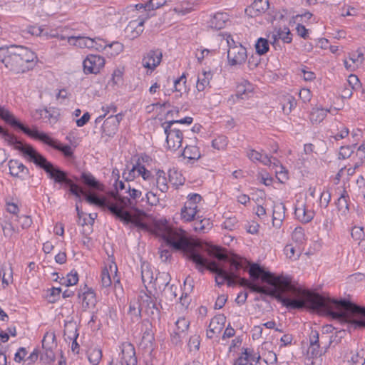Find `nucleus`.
<instances>
[{
	"instance_id": "nucleus-24",
	"label": "nucleus",
	"mask_w": 365,
	"mask_h": 365,
	"mask_svg": "<svg viewBox=\"0 0 365 365\" xmlns=\"http://www.w3.org/2000/svg\"><path fill=\"white\" fill-rule=\"evenodd\" d=\"M18 50L21 61H23V65L25 66L30 67L29 64L34 62V61L37 58V56L35 54V53H34L26 47L18 46Z\"/></svg>"
},
{
	"instance_id": "nucleus-19",
	"label": "nucleus",
	"mask_w": 365,
	"mask_h": 365,
	"mask_svg": "<svg viewBox=\"0 0 365 365\" xmlns=\"http://www.w3.org/2000/svg\"><path fill=\"white\" fill-rule=\"evenodd\" d=\"M285 206L282 202L274 203L273 206L272 223L279 227L285 216Z\"/></svg>"
},
{
	"instance_id": "nucleus-58",
	"label": "nucleus",
	"mask_w": 365,
	"mask_h": 365,
	"mask_svg": "<svg viewBox=\"0 0 365 365\" xmlns=\"http://www.w3.org/2000/svg\"><path fill=\"white\" fill-rule=\"evenodd\" d=\"M93 46L92 48H95L96 50L101 51L102 50H106V51L108 49V45L106 43L101 39V38H93Z\"/></svg>"
},
{
	"instance_id": "nucleus-59",
	"label": "nucleus",
	"mask_w": 365,
	"mask_h": 365,
	"mask_svg": "<svg viewBox=\"0 0 365 365\" xmlns=\"http://www.w3.org/2000/svg\"><path fill=\"white\" fill-rule=\"evenodd\" d=\"M128 192L130 196V200H133V202L135 203V205L136 200L141 197V195H142L141 191H140L137 189H135V188H131L130 185H129ZM128 198L129 199V197H128Z\"/></svg>"
},
{
	"instance_id": "nucleus-61",
	"label": "nucleus",
	"mask_w": 365,
	"mask_h": 365,
	"mask_svg": "<svg viewBox=\"0 0 365 365\" xmlns=\"http://www.w3.org/2000/svg\"><path fill=\"white\" fill-rule=\"evenodd\" d=\"M123 177L126 181L133 180L135 178L138 177L136 164L133 166L131 170L124 172Z\"/></svg>"
},
{
	"instance_id": "nucleus-5",
	"label": "nucleus",
	"mask_w": 365,
	"mask_h": 365,
	"mask_svg": "<svg viewBox=\"0 0 365 365\" xmlns=\"http://www.w3.org/2000/svg\"><path fill=\"white\" fill-rule=\"evenodd\" d=\"M0 61L11 71L16 73H24L31 67L23 65L19 53L18 46L9 48H0Z\"/></svg>"
},
{
	"instance_id": "nucleus-51",
	"label": "nucleus",
	"mask_w": 365,
	"mask_h": 365,
	"mask_svg": "<svg viewBox=\"0 0 365 365\" xmlns=\"http://www.w3.org/2000/svg\"><path fill=\"white\" fill-rule=\"evenodd\" d=\"M186 78L185 75L182 74L179 78L175 81L174 88L177 92H185L186 91Z\"/></svg>"
},
{
	"instance_id": "nucleus-9",
	"label": "nucleus",
	"mask_w": 365,
	"mask_h": 365,
	"mask_svg": "<svg viewBox=\"0 0 365 365\" xmlns=\"http://www.w3.org/2000/svg\"><path fill=\"white\" fill-rule=\"evenodd\" d=\"M165 133L166 134V142L170 149L178 150L181 145L183 139L182 132L178 128L164 123L163 124Z\"/></svg>"
},
{
	"instance_id": "nucleus-16",
	"label": "nucleus",
	"mask_w": 365,
	"mask_h": 365,
	"mask_svg": "<svg viewBox=\"0 0 365 365\" xmlns=\"http://www.w3.org/2000/svg\"><path fill=\"white\" fill-rule=\"evenodd\" d=\"M268 0H255L251 6L245 9V13L250 16H257L264 13L269 9Z\"/></svg>"
},
{
	"instance_id": "nucleus-21",
	"label": "nucleus",
	"mask_w": 365,
	"mask_h": 365,
	"mask_svg": "<svg viewBox=\"0 0 365 365\" xmlns=\"http://www.w3.org/2000/svg\"><path fill=\"white\" fill-rule=\"evenodd\" d=\"M144 19H142L139 21H130L125 29V32L130 38H135L140 36L143 31Z\"/></svg>"
},
{
	"instance_id": "nucleus-36",
	"label": "nucleus",
	"mask_w": 365,
	"mask_h": 365,
	"mask_svg": "<svg viewBox=\"0 0 365 365\" xmlns=\"http://www.w3.org/2000/svg\"><path fill=\"white\" fill-rule=\"evenodd\" d=\"M64 336L68 339H76L78 336L77 333V327L73 322L66 323L64 328Z\"/></svg>"
},
{
	"instance_id": "nucleus-15",
	"label": "nucleus",
	"mask_w": 365,
	"mask_h": 365,
	"mask_svg": "<svg viewBox=\"0 0 365 365\" xmlns=\"http://www.w3.org/2000/svg\"><path fill=\"white\" fill-rule=\"evenodd\" d=\"M226 318L223 314H218L214 317L208 326L207 330V336L212 339L214 335L220 334L225 327Z\"/></svg>"
},
{
	"instance_id": "nucleus-14",
	"label": "nucleus",
	"mask_w": 365,
	"mask_h": 365,
	"mask_svg": "<svg viewBox=\"0 0 365 365\" xmlns=\"http://www.w3.org/2000/svg\"><path fill=\"white\" fill-rule=\"evenodd\" d=\"M162 52L159 50H151L143 57V66L148 69L154 70L161 62Z\"/></svg>"
},
{
	"instance_id": "nucleus-42",
	"label": "nucleus",
	"mask_w": 365,
	"mask_h": 365,
	"mask_svg": "<svg viewBox=\"0 0 365 365\" xmlns=\"http://www.w3.org/2000/svg\"><path fill=\"white\" fill-rule=\"evenodd\" d=\"M192 11L191 3L189 1H182L178 6L173 9V11L178 14L186 15Z\"/></svg>"
},
{
	"instance_id": "nucleus-7",
	"label": "nucleus",
	"mask_w": 365,
	"mask_h": 365,
	"mask_svg": "<svg viewBox=\"0 0 365 365\" xmlns=\"http://www.w3.org/2000/svg\"><path fill=\"white\" fill-rule=\"evenodd\" d=\"M56 346L54 332H46L42 339V348L44 352L41 355L40 359L46 364L53 362L56 359L53 349Z\"/></svg>"
},
{
	"instance_id": "nucleus-38",
	"label": "nucleus",
	"mask_w": 365,
	"mask_h": 365,
	"mask_svg": "<svg viewBox=\"0 0 365 365\" xmlns=\"http://www.w3.org/2000/svg\"><path fill=\"white\" fill-rule=\"evenodd\" d=\"M81 179L83 182L90 188L94 190H100V184L93 175L83 173L81 175Z\"/></svg>"
},
{
	"instance_id": "nucleus-18",
	"label": "nucleus",
	"mask_w": 365,
	"mask_h": 365,
	"mask_svg": "<svg viewBox=\"0 0 365 365\" xmlns=\"http://www.w3.org/2000/svg\"><path fill=\"white\" fill-rule=\"evenodd\" d=\"M9 168L10 174L14 177H24L29 175V169L17 160H11L9 161Z\"/></svg>"
},
{
	"instance_id": "nucleus-26",
	"label": "nucleus",
	"mask_w": 365,
	"mask_h": 365,
	"mask_svg": "<svg viewBox=\"0 0 365 365\" xmlns=\"http://www.w3.org/2000/svg\"><path fill=\"white\" fill-rule=\"evenodd\" d=\"M73 41V43L80 48H93V39L86 36H71L68 38V41Z\"/></svg>"
},
{
	"instance_id": "nucleus-6",
	"label": "nucleus",
	"mask_w": 365,
	"mask_h": 365,
	"mask_svg": "<svg viewBox=\"0 0 365 365\" xmlns=\"http://www.w3.org/2000/svg\"><path fill=\"white\" fill-rule=\"evenodd\" d=\"M9 124L14 128H17L23 131L27 135L39 140L49 146L53 148L57 140L50 138L46 133L38 131L37 129L31 130L28 127L24 126L19 120H18L13 115L10 118Z\"/></svg>"
},
{
	"instance_id": "nucleus-53",
	"label": "nucleus",
	"mask_w": 365,
	"mask_h": 365,
	"mask_svg": "<svg viewBox=\"0 0 365 365\" xmlns=\"http://www.w3.org/2000/svg\"><path fill=\"white\" fill-rule=\"evenodd\" d=\"M347 83L349 88H351L353 90L356 91L361 88V84L359 81V79L356 75H349V76L348 77Z\"/></svg>"
},
{
	"instance_id": "nucleus-31",
	"label": "nucleus",
	"mask_w": 365,
	"mask_h": 365,
	"mask_svg": "<svg viewBox=\"0 0 365 365\" xmlns=\"http://www.w3.org/2000/svg\"><path fill=\"white\" fill-rule=\"evenodd\" d=\"M116 123H115L114 118H107L102 125L103 133L107 136L113 135L118 130Z\"/></svg>"
},
{
	"instance_id": "nucleus-29",
	"label": "nucleus",
	"mask_w": 365,
	"mask_h": 365,
	"mask_svg": "<svg viewBox=\"0 0 365 365\" xmlns=\"http://www.w3.org/2000/svg\"><path fill=\"white\" fill-rule=\"evenodd\" d=\"M328 112H329V110H324L319 108H313L309 115L311 122L313 124L320 123L325 118Z\"/></svg>"
},
{
	"instance_id": "nucleus-32",
	"label": "nucleus",
	"mask_w": 365,
	"mask_h": 365,
	"mask_svg": "<svg viewBox=\"0 0 365 365\" xmlns=\"http://www.w3.org/2000/svg\"><path fill=\"white\" fill-rule=\"evenodd\" d=\"M310 346L312 355H321L319 354V334L317 330H312L309 334Z\"/></svg>"
},
{
	"instance_id": "nucleus-12",
	"label": "nucleus",
	"mask_w": 365,
	"mask_h": 365,
	"mask_svg": "<svg viewBox=\"0 0 365 365\" xmlns=\"http://www.w3.org/2000/svg\"><path fill=\"white\" fill-rule=\"evenodd\" d=\"M105 65V59L98 55H88L83 62V72L86 74H97Z\"/></svg>"
},
{
	"instance_id": "nucleus-3",
	"label": "nucleus",
	"mask_w": 365,
	"mask_h": 365,
	"mask_svg": "<svg viewBox=\"0 0 365 365\" xmlns=\"http://www.w3.org/2000/svg\"><path fill=\"white\" fill-rule=\"evenodd\" d=\"M156 231L163 240L176 250H180L184 255L193 263L196 268L203 272L205 269L216 274L215 282L218 286L224 284L228 279L229 273L227 267L222 262L209 260L203 256L187 239L185 232L171 228L165 221L164 223L156 224Z\"/></svg>"
},
{
	"instance_id": "nucleus-17",
	"label": "nucleus",
	"mask_w": 365,
	"mask_h": 365,
	"mask_svg": "<svg viewBox=\"0 0 365 365\" xmlns=\"http://www.w3.org/2000/svg\"><path fill=\"white\" fill-rule=\"evenodd\" d=\"M143 336L141 344L145 347L152 348L154 341V333L152 329V325L149 321H143L142 323Z\"/></svg>"
},
{
	"instance_id": "nucleus-39",
	"label": "nucleus",
	"mask_w": 365,
	"mask_h": 365,
	"mask_svg": "<svg viewBox=\"0 0 365 365\" xmlns=\"http://www.w3.org/2000/svg\"><path fill=\"white\" fill-rule=\"evenodd\" d=\"M102 358L101 350L97 348L91 349L88 351V359L92 365H97Z\"/></svg>"
},
{
	"instance_id": "nucleus-63",
	"label": "nucleus",
	"mask_w": 365,
	"mask_h": 365,
	"mask_svg": "<svg viewBox=\"0 0 365 365\" xmlns=\"http://www.w3.org/2000/svg\"><path fill=\"white\" fill-rule=\"evenodd\" d=\"M13 114L4 107L0 106V118L9 124Z\"/></svg>"
},
{
	"instance_id": "nucleus-49",
	"label": "nucleus",
	"mask_w": 365,
	"mask_h": 365,
	"mask_svg": "<svg viewBox=\"0 0 365 365\" xmlns=\"http://www.w3.org/2000/svg\"><path fill=\"white\" fill-rule=\"evenodd\" d=\"M14 220L16 222H18L22 229L29 228L32 224V220L30 216L28 215H21V216H14Z\"/></svg>"
},
{
	"instance_id": "nucleus-20",
	"label": "nucleus",
	"mask_w": 365,
	"mask_h": 365,
	"mask_svg": "<svg viewBox=\"0 0 365 365\" xmlns=\"http://www.w3.org/2000/svg\"><path fill=\"white\" fill-rule=\"evenodd\" d=\"M272 45H274L279 39H281L284 43H289L292 42V34L287 27L284 29H275L272 36Z\"/></svg>"
},
{
	"instance_id": "nucleus-1",
	"label": "nucleus",
	"mask_w": 365,
	"mask_h": 365,
	"mask_svg": "<svg viewBox=\"0 0 365 365\" xmlns=\"http://www.w3.org/2000/svg\"><path fill=\"white\" fill-rule=\"evenodd\" d=\"M207 252L210 257L218 261L229 264V268H227L229 277L225 281L229 287L238 283L248 287L252 292L275 297L288 309H299L306 307L324 312L341 322H346L349 308L353 302L346 299L338 300L325 297L300 286H296L289 278L275 276L257 264H250L248 272L253 282H250L240 277V271H246L245 264L248 263L247 260L236 255L228 259L227 255L218 247H210Z\"/></svg>"
},
{
	"instance_id": "nucleus-2",
	"label": "nucleus",
	"mask_w": 365,
	"mask_h": 365,
	"mask_svg": "<svg viewBox=\"0 0 365 365\" xmlns=\"http://www.w3.org/2000/svg\"><path fill=\"white\" fill-rule=\"evenodd\" d=\"M0 135L9 145H14V148L20 150L29 161L34 163L37 167L43 169L49 179L53 180L55 183L68 186L70 193L78 197L79 202L82 201L81 196H83L88 203L108 209L110 212L113 206L118 205V199L119 197H121L120 195L116 194L114 196L115 202H113L108 201L106 197H99L95 193L87 194L82 187L74 183L73 180L68 178L67 172L47 160L43 155L37 152L32 146L22 144L14 135L10 133L7 130L4 129L1 125Z\"/></svg>"
},
{
	"instance_id": "nucleus-50",
	"label": "nucleus",
	"mask_w": 365,
	"mask_h": 365,
	"mask_svg": "<svg viewBox=\"0 0 365 365\" xmlns=\"http://www.w3.org/2000/svg\"><path fill=\"white\" fill-rule=\"evenodd\" d=\"M227 145V139L224 135H220L214 139L212 142V145L214 148L217 150H223Z\"/></svg>"
},
{
	"instance_id": "nucleus-35",
	"label": "nucleus",
	"mask_w": 365,
	"mask_h": 365,
	"mask_svg": "<svg viewBox=\"0 0 365 365\" xmlns=\"http://www.w3.org/2000/svg\"><path fill=\"white\" fill-rule=\"evenodd\" d=\"M182 155L189 160H198L201 156L199 148L195 145H186Z\"/></svg>"
},
{
	"instance_id": "nucleus-40",
	"label": "nucleus",
	"mask_w": 365,
	"mask_h": 365,
	"mask_svg": "<svg viewBox=\"0 0 365 365\" xmlns=\"http://www.w3.org/2000/svg\"><path fill=\"white\" fill-rule=\"evenodd\" d=\"M348 198L349 196L346 191L344 190L336 202V206L339 211L346 212L349 210Z\"/></svg>"
},
{
	"instance_id": "nucleus-27",
	"label": "nucleus",
	"mask_w": 365,
	"mask_h": 365,
	"mask_svg": "<svg viewBox=\"0 0 365 365\" xmlns=\"http://www.w3.org/2000/svg\"><path fill=\"white\" fill-rule=\"evenodd\" d=\"M170 276L168 272L158 273L153 281V284L156 288L160 290H164L169 284L170 281Z\"/></svg>"
},
{
	"instance_id": "nucleus-23",
	"label": "nucleus",
	"mask_w": 365,
	"mask_h": 365,
	"mask_svg": "<svg viewBox=\"0 0 365 365\" xmlns=\"http://www.w3.org/2000/svg\"><path fill=\"white\" fill-rule=\"evenodd\" d=\"M228 15L225 13H217L211 19L210 26L216 30H220L225 26L226 22L228 21Z\"/></svg>"
},
{
	"instance_id": "nucleus-4",
	"label": "nucleus",
	"mask_w": 365,
	"mask_h": 365,
	"mask_svg": "<svg viewBox=\"0 0 365 365\" xmlns=\"http://www.w3.org/2000/svg\"><path fill=\"white\" fill-rule=\"evenodd\" d=\"M118 205L111 207V213L124 224L131 223L140 230L148 231V225L143 222V217L146 216L142 212L135 207V203L128 197H119L118 199Z\"/></svg>"
},
{
	"instance_id": "nucleus-62",
	"label": "nucleus",
	"mask_w": 365,
	"mask_h": 365,
	"mask_svg": "<svg viewBox=\"0 0 365 365\" xmlns=\"http://www.w3.org/2000/svg\"><path fill=\"white\" fill-rule=\"evenodd\" d=\"M27 30H28V32L33 36H39L47 35V33H44L43 29H41V27H40V26H30L28 27Z\"/></svg>"
},
{
	"instance_id": "nucleus-22",
	"label": "nucleus",
	"mask_w": 365,
	"mask_h": 365,
	"mask_svg": "<svg viewBox=\"0 0 365 365\" xmlns=\"http://www.w3.org/2000/svg\"><path fill=\"white\" fill-rule=\"evenodd\" d=\"M294 215L296 217L303 223L310 222L314 217V212L307 210L305 205L303 204L295 207Z\"/></svg>"
},
{
	"instance_id": "nucleus-45",
	"label": "nucleus",
	"mask_w": 365,
	"mask_h": 365,
	"mask_svg": "<svg viewBox=\"0 0 365 365\" xmlns=\"http://www.w3.org/2000/svg\"><path fill=\"white\" fill-rule=\"evenodd\" d=\"M292 238L297 244H303L305 241L304 230L301 227H296L292 232Z\"/></svg>"
},
{
	"instance_id": "nucleus-52",
	"label": "nucleus",
	"mask_w": 365,
	"mask_h": 365,
	"mask_svg": "<svg viewBox=\"0 0 365 365\" xmlns=\"http://www.w3.org/2000/svg\"><path fill=\"white\" fill-rule=\"evenodd\" d=\"M165 4L166 0H150L145 4V9L146 11L157 9Z\"/></svg>"
},
{
	"instance_id": "nucleus-10",
	"label": "nucleus",
	"mask_w": 365,
	"mask_h": 365,
	"mask_svg": "<svg viewBox=\"0 0 365 365\" xmlns=\"http://www.w3.org/2000/svg\"><path fill=\"white\" fill-rule=\"evenodd\" d=\"M346 323L351 324L354 328L365 327V307L353 302L349 308V314Z\"/></svg>"
},
{
	"instance_id": "nucleus-43",
	"label": "nucleus",
	"mask_w": 365,
	"mask_h": 365,
	"mask_svg": "<svg viewBox=\"0 0 365 365\" xmlns=\"http://www.w3.org/2000/svg\"><path fill=\"white\" fill-rule=\"evenodd\" d=\"M256 52L259 55L265 54L269 51L268 40L259 38L255 44Z\"/></svg>"
},
{
	"instance_id": "nucleus-30",
	"label": "nucleus",
	"mask_w": 365,
	"mask_h": 365,
	"mask_svg": "<svg viewBox=\"0 0 365 365\" xmlns=\"http://www.w3.org/2000/svg\"><path fill=\"white\" fill-rule=\"evenodd\" d=\"M155 183L157 187L162 192H166L168 190V180L166 178V173L161 170H159L156 173Z\"/></svg>"
},
{
	"instance_id": "nucleus-64",
	"label": "nucleus",
	"mask_w": 365,
	"mask_h": 365,
	"mask_svg": "<svg viewBox=\"0 0 365 365\" xmlns=\"http://www.w3.org/2000/svg\"><path fill=\"white\" fill-rule=\"evenodd\" d=\"M331 200V194L328 191H323L320 195V205L327 207Z\"/></svg>"
},
{
	"instance_id": "nucleus-41",
	"label": "nucleus",
	"mask_w": 365,
	"mask_h": 365,
	"mask_svg": "<svg viewBox=\"0 0 365 365\" xmlns=\"http://www.w3.org/2000/svg\"><path fill=\"white\" fill-rule=\"evenodd\" d=\"M197 210L195 208L190 207H183L181 210V216L183 220L187 222L195 220V215H197Z\"/></svg>"
},
{
	"instance_id": "nucleus-48",
	"label": "nucleus",
	"mask_w": 365,
	"mask_h": 365,
	"mask_svg": "<svg viewBox=\"0 0 365 365\" xmlns=\"http://www.w3.org/2000/svg\"><path fill=\"white\" fill-rule=\"evenodd\" d=\"M53 148L63 153L65 157L70 158L73 156V152L71 147L68 145H62L56 141Z\"/></svg>"
},
{
	"instance_id": "nucleus-11",
	"label": "nucleus",
	"mask_w": 365,
	"mask_h": 365,
	"mask_svg": "<svg viewBox=\"0 0 365 365\" xmlns=\"http://www.w3.org/2000/svg\"><path fill=\"white\" fill-rule=\"evenodd\" d=\"M142 312L153 319H159L160 317V309L156 304V299L147 294L141 297V302L138 305V312H135V314H140Z\"/></svg>"
},
{
	"instance_id": "nucleus-55",
	"label": "nucleus",
	"mask_w": 365,
	"mask_h": 365,
	"mask_svg": "<svg viewBox=\"0 0 365 365\" xmlns=\"http://www.w3.org/2000/svg\"><path fill=\"white\" fill-rule=\"evenodd\" d=\"M242 354L245 355V356H240L238 357L234 365H246L249 360V356H251V352L249 349H243Z\"/></svg>"
},
{
	"instance_id": "nucleus-33",
	"label": "nucleus",
	"mask_w": 365,
	"mask_h": 365,
	"mask_svg": "<svg viewBox=\"0 0 365 365\" xmlns=\"http://www.w3.org/2000/svg\"><path fill=\"white\" fill-rule=\"evenodd\" d=\"M141 277L145 285L153 282V273L148 264L143 263L141 265Z\"/></svg>"
},
{
	"instance_id": "nucleus-56",
	"label": "nucleus",
	"mask_w": 365,
	"mask_h": 365,
	"mask_svg": "<svg viewBox=\"0 0 365 365\" xmlns=\"http://www.w3.org/2000/svg\"><path fill=\"white\" fill-rule=\"evenodd\" d=\"M284 253L289 258L294 257L295 259L299 258L300 256V252L299 251L295 255L296 248L292 245H287L284 249Z\"/></svg>"
},
{
	"instance_id": "nucleus-57",
	"label": "nucleus",
	"mask_w": 365,
	"mask_h": 365,
	"mask_svg": "<svg viewBox=\"0 0 365 365\" xmlns=\"http://www.w3.org/2000/svg\"><path fill=\"white\" fill-rule=\"evenodd\" d=\"M286 101H287V105H283L282 109L284 113L288 114L291 112L292 108L296 105V102L294 98L292 96H289L286 98Z\"/></svg>"
},
{
	"instance_id": "nucleus-44",
	"label": "nucleus",
	"mask_w": 365,
	"mask_h": 365,
	"mask_svg": "<svg viewBox=\"0 0 365 365\" xmlns=\"http://www.w3.org/2000/svg\"><path fill=\"white\" fill-rule=\"evenodd\" d=\"M136 168L138 177L140 175L145 180H150L151 178H153L151 172L147 170L144 165H141V163H140V159H138L136 163Z\"/></svg>"
},
{
	"instance_id": "nucleus-60",
	"label": "nucleus",
	"mask_w": 365,
	"mask_h": 365,
	"mask_svg": "<svg viewBox=\"0 0 365 365\" xmlns=\"http://www.w3.org/2000/svg\"><path fill=\"white\" fill-rule=\"evenodd\" d=\"M187 335L182 334L180 332L178 331H173V333L171 334V341L173 344L178 345L182 343V341L184 338L186 337Z\"/></svg>"
},
{
	"instance_id": "nucleus-54",
	"label": "nucleus",
	"mask_w": 365,
	"mask_h": 365,
	"mask_svg": "<svg viewBox=\"0 0 365 365\" xmlns=\"http://www.w3.org/2000/svg\"><path fill=\"white\" fill-rule=\"evenodd\" d=\"M101 284L104 287H110L112 284L111 278L107 267L103 269L101 272Z\"/></svg>"
},
{
	"instance_id": "nucleus-13",
	"label": "nucleus",
	"mask_w": 365,
	"mask_h": 365,
	"mask_svg": "<svg viewBox=\"0 0 365 365\" xmlns=\"http://www.w3.org/2000/svg\"><path fill=\"white\" fill-rule=\"evenodd\" d=\"M247 58L246 48L241 44L230 47L227 51V60L230 66L242 65Z\"/></svg>"
},
{
	"instance_id": "nucleus-8",
	"label": "nucleus",
	"mask_w": 365,
	"mask_h": 365,
	"mask_svg": "<svg viewBox=\"0 0 365 365\" xmlns=\"http://www.w3.org/2000/svg\"><path fill=\"white\" fill-rule=\"evenodd\" d=\"M137 359L135 351L133 344L130 343H123L121 346V352L119 354V358L111 361L109 365H136Z\"/></svg>"
},
{
	"instance_id": "nucleus-37",
	"label": "nucleus",
	"mask_w": 365,
	"mask_h": 365,
	"mask_svg": "<svg viewBox=\"0 0 365 365\" xmlns=\"http://www.w3.org/2000/svg\"><path fill=\"white\" fill-rule=\"evenodd\" d=\"M251 85L247 81H245L237 86L235 96L237 98L245 99L248 93L251 92Z\"/></svg>"
},
{
	"instance_id": "nucleus-47",
	"label": "nucleus",
	"mask_w": 365,
	"mask_h": 365,
	"mask_svg": "<svg viewBox=\"0 0 365 365\" xmlns=\"http://www.w3.org/2000/svg\"><path fill=\"white\" fill-rule=\"evenodd\" d=\"M176 329L175 331H178L180 332L182 334L187 335V331L189 327V321L185 318H180L175 322Z\"/></svg>"
},
{
	"instance_id": "nucleus-34",
	"label": "nucleus",
	"mask_w": 365,
	"mask_h": 365,
	"mask_svg": "<svg viewBox=\"0 0 365 365\" xmlns=\"http://www.w3.org/2000/svg\"><path fill=\"white\" fill-rule=\"evenodd\" d=\"M212 223L210 219H200V217L195 219L194 222V229L197 232H206L209 229L211 228Z\"/></svg>"
},
{
	"instance_id": "nucleus-28",
	"label": "nucleus",
	"mask_w": 365,
	"mask_h": 365,
	"mask_svg": "<svg viewBox=\"0 0 365 365\" xmlns=\"http://www.w3.org/2000/svg\"><path fill=\"white\" fill-rule=\"evenodd\" d=\"M212 74L210 71H203L198 76L196 88L198 91H203L210 85Z\"/></svg>"
},
{
	"instance_id": "nucleus-25",
	"label": "nucleus",
	"mask_w": 365,
	"mask_h": 365,
	"mask_svg": "<svg viewBox=\"0 0 365 365\" xmlns=\"http://www.w3.org/2000/svg\"><path fill=\"white\" fill-rule=\"evenodd\" d=\"M1 226L4 235L6 237H11L14 233L19 232V226L16 225L14 216L6 220H4Z\"/></svg>"
},
{
	"instance_id": "nucleus-46",
	"label": "nucleus",
	"mask_w": 365,
	"mask_h": 365,
	"mask_svg": "<svg viewBox=\"0 0 365 365\" xmlns=\"http://www.w3.org/2000/svg\"><path fill=\"white\" fill-rule=\"evenodd\" d=\"M123 49V46L119 42H113L108 45L106 53L110 56H115L119 54Z\"/></svg>"
}]
</instances>
